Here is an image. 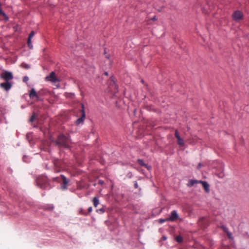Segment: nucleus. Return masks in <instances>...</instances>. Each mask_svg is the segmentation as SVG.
<instances>
[{"label":"nucleus","mask_w":249,"mask_h":249,"mask_svg":"<svg viewBox=\"0 0 249 249\" xmlns=\"http://www.w3.org/2000/svg\"><path fill=\"white\" fill-rule=\"evenodd\" d=\"M52 137L50 138L52 142H54L55 145L58 146L59 148H63L65 149L71 150V146L70 144L71 141L70 138L66 136L63 133H60L57 136V139L55 140L51 139Z\"/></svg>","instance_id":"obj_1"},{"label":"nucleus","mask_w":249,"mask_h":249,"mask_svg":"<svg viewBox=\"0 0 249 249\" xmlns=\"http://www.w3.org/2000/svg\"><path fill=\"white\" fill-rule=\"evenodd\" d=\"M0 78L4 80L5 82L0 84V87L6 91L10 90L12 86L13 82L11 80L14 78V76L12 72L3 70L0 75Z\"/></svg>","instance_id":"obj_2"},{"label":"nucleus","mask_w":249,"mask_h":249,"mask_svg":"<svg viewBox=\"0 0 249 249\" xmlns=\"http://www.w3.org/2000/svg\"><path fill=\"white\" fill-rule=\"evenodd\" d=\"M36 183L38 187L43 190L46 189L48 186H50L51 188H52L46 176H39L36 179Z\"/></svg>","instance_id":"obj_3"},{"label":"nucleus","mask_w":249,"mask_h":249,"mask_svg":"<svg viewBox=\"0 0 249 249\" xmlns=\"http://www.w3.org/2000/svg\"><path fill=\"white\" fill-rule=\"evenodd\" d=\"M197 224L201 229L205 230L209 226V222L205 217H201L198 219Z\"/></svg>","instance_id":"obj_4"},{"label":"nucleus","mask_w":249,"mask_h":249,"mask_svg":"<svg viewBox=\"0 0 249 249\" xmlns=\"http://www.w3.org/2000/svg\"><path fill=\"white\" fill-rule=\"evenodd\" d=\"M232 17L234 20L239 21L243 19L244 15L241 11L236 10L233 13Z\"/></svg>","instance_id":"obj_5"},{"label":"nucleus","mask_w":249,"mask_h":249,"mask_svg":"<svg viewBox=\"0 0 249 249\" xmlns=\"http://www.w3.org/2000/svg\"><path fill=\"white\" fill-rule=\"evenodd\" d=\"M143 109L147 111H153L158 114L161 113L160 109L155 108L152 105L145 104L143 105Z\"/></svg>","instance_id":"obj_6"},{"label":"nucleus","mask_w":249,"mask_h":249,"mask_svg":"<svg viewBox=\"0 0 249 249\" xmlns=\"http://www.w3.org/2000/svg\"><path fill=\"white\" fill-rule=\"evenodd\" d=\"M54 166L55 167V172L56 173L61 171V166L63 164V161L59 159H54L53 161Z\"/></svg>","instance_id":"obj_7"},{"label":"nucleus","mask_w":249,"mask_h":249,"mask_svg":"<svg viewBox=\"0 0 249 249\" xmlns=\"http://www.w3.org/2000/svg\"><path fill=\"white\" fill-rule=\"evenodd\" d=\"M45 79L47 81H51L54 83L59 81L58 78L56 76L54 71H52L48 76H46Z\"/></svg>","instance_id":"obj_8"},{"label":"nucleus","mask_w":249,"mask_h":249,"mask_svg":"<svg viewBox=\"0 0 249 249\" xmlns=\"http://www.w3.org/2000/svg\"><path fill=\"white\" fill-rule=\"evenodd\" d=\"M60 177L62 180V183L61 184V188L62 189H66L68 188L70 179H68L64 175H61Z\"/></svg>","instance_id":"obj_9"},{"label":"nucleus","mask_w":249,"mask_h":249,"mask_svg":"<svg viewBox=\"0 0 249 249\" xmlns=\"http://www.w3.org/2000/svg\"><path fill=\"white\" fill-rule=\"evenodd\" d=\"M170 221H175L179 218V216L176 210L173 211L169 216Z\"/></svg>","instance_id":"obj_10"},{"label":"nucleus","mask_w":249,"mask_h":249,"mask_svg":"<svg viewBox=\"0 0 249 249\" xmlns=\"http://www.w3.org/2000/svg\"><path fill=\"white\" fill-rule=\"evenodd\" d=\"M199 183L202 184L205 191L206 193H209L210 192V185L206 181L199 180Z\"/></svg>","instance_id":"obj_11"},{"label":"nucleus","mask_w":249,"mask_h":249,"mask_svg":"<svg viewBox=\"0 0 249 249\" xmlns=\"http://www.w3.org/2000/svg\"><path fill=\"white\" fill-rule=\"evenodd\" d=\"M38 115H39V114L38 113L33 111L32 112V115L31 116V117L29 120V122L30 123H32L36 120L38 121Z\"/></svg>","instance_id":"obj_12"},{"label":"nucleus","mask_w":249,"mask_h":249,"mask_svg":"<svg viewBox=\"0 0 249 249\" xmlns=\"http://www.w3.org/2000/svg\"><path fill=\"white\" fill-rule=\"evenodd\" d=\"M137 163L141 166L145 167L148 170L151 169V166L144 163V160L142 159H138L137 161Z\"/></svg>","instance_id":"obj_13"},{"label":"nucleus","mask_w":249,"mask_h":249,"mask_svg":"<svg viewBox=\"0 0 249 249\" xmlns=\"http://www.w3.org/2000/svg\"><path fill=\"white\" fill-rule=\"evenodd\" d=\"M38 94V92L37 93L35 89L32 88L29 91V97L31 99H34L37 97V95Z\"/></svg>","instance_id":"obj_14"},{"label":"nucleus","mask_w":249,"mask_h":249,"mask_svg":"<svg viewBox=\"0 0 249 249\" xmlns=\"http://www.w3.org/2000/svg\"><path fill=\"white\" fill-rule=\"evenodd\" d=\"M110 83L109 84V85L111 86H115V88L116 89H118V85H117L116 83V78L115 77V76L114 75H112L110 77Z\"/></svg>","instance_id":"obj_15"},{"label":"nucleus","mask_w":249,"mask_h":249,"mask_svg":"<svg viewBox=\"0 0 249 249\" xmlns=\"http://www.w3.org/2000/svg\"><path fill=\"white\" fill-rule=\"evenodd\" d=\"M0 16H2L6 21L9 20L8 16L4 12L1 8V3L0 2Z\"/></svg>","instance_id":"obj_16"},{"label":"nucleus","mask_w":249,"mask_h":249,"mask_svg":"<svg viewBox=\"0 0 249 249\" xmlns=\"http://www.w3.org/2000/svg\"><path fill=\"white\" fill-rule=\"evenodd\" d=\"M86 118V117H84V115L80 116V117L78 118L75 122V124L76 125H78L80 124H82L84 122L85 119Z\"/></svg>","instance_id":"obj_17"},{"label":"nucleus","mask_w":249,"mask_h":249,"mask_svg":"<svg viewBox=\"0 0 249 249\" xmlns=\"http://www.w3.org/2000/svg\"><path fill=\"white\" fill-rule=\"evenodd\" d=\"M199 181L196 179H189L188 180V182L187 184V186L188 187H192L193 185H194L195 184L199 183Z\"/></svg>","instance_id":"obj_18"},{"label":"nucleus","mask_w":249,"mask_h":249,"mask_svg":"<svg viewBox=\"0 0 249 249\" xmlns=\"http://www.w3.org/2000/svg\"><path fill=\"white\" fill-rule=\"evenodd\" d=\"M92 202L93 203V205L95 207H96L97 205L99 204V200L98 199V197L95 196L93 197L92 199Z\"/></svg>","instance_id":"obj_19"},{"label":"nucleus","mask_w":249,"mask_h":249,"mask_svg":"<svg viewBox=\"0 0 249 249\" xmlns=\"http://www.w3.org/2000/svg\"><path fill=\"white\" fill-rule=\"evenodd\" d=\"M43 94L41 91L38 92V94L37 95V97L36 98V101H43L44 99L42 97Z\"/></svg>","instance_id":"obj_20"},{"label":"nucleus","mask_w":249,"mask_h":249,"mask_svg":"<svg viewBox=\"0 0 249 249\" xmlns=\"http://www.w3.org/2000/svg\"><path fill=\"white\" fill-rule=\"evenodd\" d=\"M176 241L178 243H181L183 242V239L181 235H178L175 238Z\"/></svg>","instance_id":"obj_21"},{"label":"nucleus","mask_w":249,"mask_h":249,"mask_svg":"<svg viewBox=\"0 0 249 249\" xmlns=\"http://www.w3.org/2000/svg\"><path fill=\"white\" fill-rule=\"evenodd\" d=\"M178 144L180 146H182L184 145V140L182 138H181V137L178 139Z\"/></svg>","instance_id":"obj_22"},{"label":"nucleus","mask_w":249,"mask_h":249,"mask_svg":"<svg viewBox=\"0 0 249 249\" xmlns=\"http://www.w3.org/2000/svg\"><path fill=\"white\" fill-rule=\"evenodd\" d=\"M80 112L81 113V116L84 115V117H86V112L85 110L84 105L83 104H81V109L80 110Z\"/></svg>","instance_id":"obj_23"},{"label":"nucleus","mask_w":249,"mask_h":249,"mask_svg":"<svg viewBox=\"0 0 249 249\" xmlns=\"http://www.w3.org/2000/svg\"><path fill=\"white\" fill-rule=\"evenodd\" d=\"M27 45L30 49L33 48V46L32 43V39L28 38H27Z\"/></svg>","instance_id":"obj_24"},{"label":"nucleus","mask_w":249,"mask_h":249,"mask_svg":"<svg viewBox=\"0 0 249 249\" xmlns=\"http://www.w3.org/2000/svg\"><path fill=\"white\" fill-rule=\"evenodd\" d=\"M60 178H61L60 177H57L55 178H52V181L53 182H57L58 183H59L60 182Z\"/></svg>","instance_id":"obj_25"},{"label":"nucleus","mask_w":249,"mask_h":249,"mask_svg":"<svg viewBox=\"0 0 249 249\" xmlns=\"http://www.w3.org/2000/svg\"><path fill=\"white\" fill-rule=\"evenodd\" d=\"M220 228L225 233H226L229 231L228 228H226V226L224 225H221Z\"/></svg>","instance_id":"obj_26"},{"label":"nucleus","mask_w":249,"mask_h":249,"mask_svg":"<svg viewBox=\"0 0 249 249\" xmlns=\"http://www.w3.org/2000/svg\"><path fill=\"white\" fill-rule=\"evenodd\" d=\"M226 233L227 235V236L229 239L232 240L233 239L232 233L230 232L229 231H227Z\"/></svg>","instance_id":"obj_27"},{"label":"nucleus","mask_w":249,"mask_h":249,"mask_svg":"<svg viewBox=\"0 0 249 249\" xmlns=\"http://www.w3.org/2000/svg\"><path fill=\"white\" fill-rule=\"evenodd\" d=\"M133 176V174L132 173V172L130 171H127V174H126V177L127 178H131Z\"/></svg>","instance_id":"obj_28"},{"label":"nucleus","mask_w":249,"mask_h":249,"mask_svg":"<svg viewBox=\"0 0 249 249\" xmlns=\"http://www.w3.org/2000/svg\"><path fill=\"white\" fill-rule=\"evenodd\" d=\"M105 208H106V206H103L102 208L99 209L98 210H97L96 212H98L100 211L102 213H104L106 211Z\"/></svg>","instance_id":"obj_29"},{"label":"nucleus","mask_w":249,"mask_h":249,"mask_svg":"<svg viewBox=\"0 0 249 249\" xmlns=\"http://www.w3.org/2000/svg\"><path fill=\"white\" fill-rule=\"evenodd\" d=\"M21 67H22V68H24L25 69H28L30 68V66H29V65H28L27 64H26V63H22L21 64Z\"/></svg>","instance_id":"obj_30"},{"label":"nucleus","mask_w":249,"mask_h":249,"mask_svg":"<svg viewBox=\"0 0 249 249\" xmlns=\"http://www.w3.org/2000/svg\"><path fill=\"white\" fill-rule=\"evenodd\" d=\"M35 32L34 31H32L30 32V33L29 34L28 38L32 39L33 36L35 35Z\"/></svg>","instance_id":"obj_31"},{"label":"nucleus","mask_w":249,"mask_h":249,"mask_svg":"<svg viewBox=\"0 0 249 249\" xmlns=\"http://www.w3.org/2000/svg\"><path fill=\"white\" fill-rule=\"evenodd\" d=\"M44 209L45 210L52 211L53 209V206H51L46 207Z\"/></svg>","instance_id":"obj_32"},{"label":"nucleus","mask_w":249,"mask_h":249,"mask_svg":"<svg viewBox=\"0 0 249 249\" xmlns=\"http://www.w3.org/2000/svg\"><path fill=\"white\" fill-rule=\"evenodd\" d=\"M104 54H106V58H107V59H109L110 56V54H107V52H106V48L104 49Z\"/></svg>","instance_id":"obj_33"},{"label":"nucleus","mask_w":249,"mask_h":249,"mask_svg":"<svg viewBox=\"0 0 249 249\" xmlns=\"http://www.w3.org/2000/svg\"><path fill=\"white\" fill-rule=\"evenodd\" d=\"M175 137L178 139L179 138H180L179 134L178 131V130H176L175 134Z\"/></svg>","instance_id":"obj_34"},{"label":"nucleus","mask_w":249,"mask_h":249,"mask_svg":"<svg viewBox=\"0 0 249 249\" xmlns=\"http://www.w3.org/2000/svg\"><path fill=\"white\" fill-rule=\"evenodd\" d=\"M79 213L84 215H87L88 214V213L84 212V210L82 209L80 210Z\"/></svg>","instance_id":"obj_35"},{"label":"nucleus","mask_w":249,"mask_h":249,"mask_svg":"<svg viewBox=\"0 0 249 249\" xmlns=\"http://www.w3.org/2000/svg\"><path fill=\"white\" fill-rule=\"evenodd\" d=\"M224 174L223 172H221V173H219L218 174V176L219 177V178H223L224 177Z\"/></svg>","instance_id":"obj_36"},{"label":"nucleus","mask_w":249,"mask_h":249,"mask_svg":"<svg viewBox=\"0 0 249 249\" xmlns=\"http://www.w3.org/2000/svg\"><path fill=\"white\" fill-rule=\"evenodd\" d=\"M28 80H29V78L27 76H24L23 78V81L24 82H27L28 81Z\"/></svg>","instance_id":"obj_37"},{"label":"nucleus","mask_w":249,"mask_h":249,"mask_svg":"<svg viewBox=\"0 0 249 249\" xmlns=\"http://www.w3.org/2000/svg\"><path fill=\"white\" fill-rule=\"evenodd\" d=\"M18 25L16 24L15 26L13 27V29L15 32H17L18 31Z\"/></svg>","instance_id":"obj_38"},{"label":"nucleus","mask_w":249,"mask_h":249,"mask_svg":"<svg viewBox=\"0 0 249 249\" xmlns=\"http://www.w3.org/2000/svg\"><path fill=\"white\" fill-rule=\"evenodd\" d=\"M164 221V218H160L158 220V222L160 224L163 223Z\"/></svg>","instance_id":"obj_39"},{"label":"nucleus","mask_w":249,"mask_h":249,"mask_svg":"<svg viewBox=\"0 0 249 249\" xmlns=\"http://www.w3.org/2000/svg\"><path fill=\"white\" fill-rule=\"evenodd\" d=\"M104 183V181L103 180H99L98 182V184L100 185H103Z\"/></svg>","instance_id":"obj_40"},{"label":"nucleus","mask_w":249,"mask_h":249,"mask_svg":"<svg viewBox=\"0 0 249 249\" xmlns=\"http://www.w3.org/2000/svg\"><path fill=\"white\" fill-rule=\"evenodd\" d=\"M92 207H89V208H88V213H91V211H92Z\"/></svg>","instance_id":"obj_41"},{"label":"nucleus","mask_w":249,"mask_h":249,"mask_svg":"<svg viewBox=\"0 0 249 249\" xmlns=\"http://www.w3.org/2000/svg\"><path fill=\"white\" fill-rule=\"evenodd\" d=\"M202 166H203V164H202V163H199L198 164L197 166V169H199V168H200Z\"/></svg>","instance_id":"obj_42"},{"label":"nucleus","mask_w":249,"mask_h":249,"mask_svg":"<svg viewBox=\"0 0 249 249\" xmlns=\"http://www.w3.org/2000/svg\"><path fill=\"white\" fill-rule=\"evenodd\" d=\"M151 20L156 21L157 20V17L156 16H154L152 18H151Z\"/></svg>","instance_id":"obj_43"},{"label":"nucleus","mask_w":249,"mask_h":249,"mask_svg":"<svg viewBox=\"0 0 249 249\" xmlns=\"http://www.w3.org/2000/svg\"><path fill=\"white\" fill-rule=\"evenodd\" d=\"M166 239H167V237H166L165 236L163 235V236H162V237H161V240H162V241H165V240H166Z\"/></svg>","instance_id":"obj_44"},{"label":"nucleus","mask_w":249,"mask_h":249,"mask_svg":"<svg viewBox=\"0 0 249 249\" xmlns=\"http://www.w3.org/2000/svg\"><path fill=\"white\" fill-rule=\"evenodd\" d=\"M134 187L135 188H137L138 187V185L137 182H135L134 183Z\"/></svg>","instance_id":"obj_45"},{"label":"nucleus","mask_w":249,"mask_h":249,"mask_svg":"<svg viewBox=\"0 0 249 249\" xmlns=\"http://www.w3.org/2000/svg\"><path fill=\"white\" fill-rule=\"evenodd\" d=\"M201 9H202V10L203 13H204L205 14L207 13L206 12V9H205V8L204 7H202Z\"/></svg>","instance_id":"obj_46"},{"label":"nucleus","mask_w":249,"mask_h":249,"mask_svg":"<svg viewBox=\"0 0 249 249\" xmlns=\"http://www.w3.org/2000/svg\"><path fill=\"white\" fill-rule=\"evenodd\" d=\"M27 158V156H26V155H24V156H23V158H22L23 160L24 161H26L25 159H26Z\"/></svg>","instance_id":"obj_47"},{"label":"nucleus","mask_w":249,"mask_h":249,"mask_svg":"<svg viewBox=\"0 0 249 249\" xmlns=\"http://www.w3.org/2000/svg\"><path fill=\"white\" fill-rule=\"evenodd\" d=\"M118 103H119V102H118V101H116L115 102V104H116V107H118V108H119V107H120L118 106Z\"/></svg>","instance_id":"obj_48"},{"label":"nucleus","mask_w":249,"mask_h":249,"mask_svg":"<svg viewBox=\"0 0 249 249\" xmlns=\"http://www.w3.org/2000/svg\"><path fill=\"white\" fill-rule=\"evenodd\" d=\"M169 219V217H167L166 218H164V221H170V219Z\"/></svg>","instance_id":"obj_49"},{"label":"nucleus","mask_w":249,"mask_h":249,"mask_svg":"<svg viewBox=\"0 0 249 249\" xmlns=\"http://www.w3.org/2000/svg\"><path fill=\"white\" fill-rule=\"evenodd\" d=\"M104 74H105V75H106V76H108V72H107V71H105V72H104Z\"/></svg>","instance_id":"obj_50"},{"label":"nucleus","mask_w":249,"mask_h":249,"mask_svg":"<svg viewBox=\"0 0 249 249\" xmlns=\"http://www.w3.org/2000/svg\"><path fill=\"white\" fill-rule=\"evenodd\" d=\"M137 111V109L136 108H135L133 110V113H134V115H135V113H136V112Z\"/></svg>","instance_id":"obj_51"},{"label":"nucleus","mask_w":249,"mask_h":249,"mask_svg":"<svg viewBox=\"0 0 249 249\" xmlns=\"http://www.w3.org/2000/svg\"><path fill=\"white\" fill-rule=\"evenodd\" d=\"M141 82H142V83H143L144 82V80H143V79H142V80H141Z\"/></svg>","instance_id":"obj_52"},{"label":"nucleus","mask_w":249,"mask_h":249,"mask_svg":"<svg viewBox=\"0 0 249 249\" xmlns=\"http://www.w3.org/2000/svg\"><path fill=\"white\" fill-rule=\"evenodd\" d=\"M26 136H27V138H29L28 134H27Z\"/></svg>","instance_id":"obj_53"},{"label":"nucleus","mask_w":249,"mask_h":249,"mask_svg":"<svg viewBox=\"0 0 249 249\" xmlns=\"http://www.w3.org/2000/svg\"><path fill=\"white\" fill-rule=\"evenodd\" d=\"M34 127H37V125H34Z\"/></svg>","instance_id":"obj_54"}]
</instances>
